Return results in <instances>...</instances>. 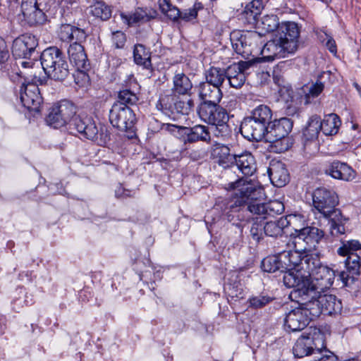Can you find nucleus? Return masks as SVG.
I'll list each match as a JSON object with an SVG mask.
<instances>
[{
    "label": "nucleus",
    "instance_id": "1",
    "mask_svg": "<svg viewBox=\"0 0 361 361\" xmlns=\"http://www.w3.org/2000/svg\"><path fill=\"white\" fill-rule=\"evenodd\" d=\"M75 106L64 100L51 109L46 121L54 128L68 125L70 130H75L84 137L104 145L109 140L106 131L104 132L102 128L99 129L92 117L85 114L75 115Z\"/></svg>",
    "mask_w": 361,
    "mask_h": 361
},
{
    "label": "nucleus",
    "instance_id": "2",
    "mask_svg": "<svg viewBox=\"0 0 361 361\" xmlns=\"http://www.w3.org/2000/svg\"><path fill=\"white\" fill-rule=\"evenodd\" d=\"M311 277L312 279H307L300 272L288 273L285 276L284 285L293 288L295 298L307 295L314 298L317 292H324L330 288L334 281L335 273L332 269L322 264Z\"/></svg>",
    "mask_w": 361,
    "mask_h": 361
},
{
    "label": "nucleus",
    "instance_id": "3",
    "mask_svg": "<svg viewBox=\"0 0 361 361\" xmlns=\"http://www.w3.org/2000/svg\"><path fill=\"white\" fill-rule=\"evenodd\" d=\"M313 208L315 214H319L329 220L330 233L339 236L345 233V224L349 219L344 216L336 207L338 204L336 193L324 188L316 189L312 195Z\"/></svg>",
    "mask_w": 361,
    "mask_h": 361
},
{
    "label": "nucleus",
    "instance_id": "4",
    "mask_svg": "<svg viewBox=\"0 0 361 361\" xmlns=\"http://www.w3.org/2000/svg\"><path fill=\"white\" fill-rule=\"evenodd\" d=\"M300 32L297 23H282L279 33H276L262 49L260 48L263 60L271 61L295 53L299 47Z\"/></svg>",
    "mask_w": 361,
    "mask_h": 361
},
{
    "label": "nucleus",
    "instance_id": "5",
    "mask_svg": "<svg viewBox=\"0 0 361 361\" xmlns=\"http://www.w3.org/2000/svg\"><path fill=\"white\" fill-rule=\"evenodd\" d=\"M230 178L226 188L235 190L236 200L235 204L246 209L258 218L266 219L268 216L266 203L260 202L265 197L264 190L262 185L252 181H247L243 178Z\"/></svg>",
    "mask_w": 361,
    "mask_h": 361
},
{
    "label": "nucleus",
    "instance_id": "6",
    "mask_svg": "<svg viewBox=\"0 0 361 361\" xmlns=\"http://www.w3.org/2000/svg\"><path fill=\"white\" fill-rule=\"evenodd\" d=\"M21 65L28 69L24 73L25 82L22 83L19 92L20 101L27 109L38 111L42 101L38 85L45 83L47 78L37 75L38 73H42L38 64L35 66L32 61H23Z\"/></svg>",
    "mask_w": 361,
    "mask_h": 361
},
{
    "label": "nucleus",
    "instance_id": "7",
    "mask_svg": "<svg viewBox=\"0 0 361 361\" xmlns=\"http://www.w3.org/2000/svg\"><path fill=\"white\" fill-rule=\"evenodd\" d=\"M40 59L44 72L49 78L62 81L69 75L68 64L57 47H51L44 49Z\"/></svg>",
    "mask_w": 361,
    "mask_h": 361
},
{
    "label": "nucleus",
    "instance_id": "8",
    "mask_svg": "<svg viewBox=\"0 0 361 361\" xmlns=\"http://www.w3.org/2000/svg\"><path fill=\"white\" fill-rule=\"evenodd\" d=\"M290 298L292 300H295L299 306L286 314L284 319V327L289 331H300L304 329L314 318L309 310L308 300L310 298L307 295L306 297L300 295V298H295L293 290L290 293Z\"/></svg>",
    "mask_w": 361,
    "mask_h": 361
},
{
    "label": "nucleus",
    "instance_id": "9",
    "mask_svg": "<svg viewBox=\"0 0 361 361\" xmlns=\"http://www.w3.org/2000/svg\"><path fill=\"white\" fill-rule=\"evenodd\" d=\"M361 250V243L357 240L343 241L342 245L337 250L340 256H347L345 260L347 273L342 272L341 278L345 286L353 283L360 274V257L355 253Z\"/></svg>",
    "mask_w": 361,
    "mask_h": 361
},
{
    "label": "nucleus",
    "instance_id": "10",
    "mask_svg": "<svg viewBox=\"0 0 361 361\" xmlns=\"http://www.w3.org/2000/svg\"><path fill=\"white\" fill-rule=\"evenodd\" d=\"M200 118L204 122L216 126L221 136H227L231 129L227 124L228 115L227 111L218 104H200L197 111Z\"/></svg>",
    "mask_w": 361,
    "mask_h": 361
},
{
    "label": "nucleus",
    "instance_id": "11",
    "mask_svg": "<svg viewBox=\"0 0 361 361\" xmlns=\"http://www.w3.org/2000/svg\"><path fill=\"white\" fill-rule=\"evenodd\" d=\"M262 36L257 32H247L244 34L234 32L231 36L233 49L245 59L257 55L259 50Z\"/></svg>",
    "mask_w": 361,
    "mask_h": 361
},
{
    "label": "nucleus",
    "instance_id": "12",
    "mask_svg": "<svg viewBox=\"0 0 361 361\" xmlns=\"http://www.w3.org/2000/svg\"><path fill=\"white\" fill-rule=\"evenodd\" d=\"M322 293L317 292L314 298H309L308 305L310 314L315 318L322 313L331 315L341 312V302L334 295H322Z\"/></svg>",
    "mask_w": 361,
    "mask_h": 361
},
{
    "label": "nucleus",
    "instance_id": "13",
    "mask_svg": "<svg viewBox=\"0 0 361 361\" xmlns=\"http://www.w3.org/2000/svg\"><path fill=\"white\" fill-rule=\"evenodd\" d=\"M287 246L289 247L288 250L281 252V258L286 271L283 276V281L286 274L300 272L301 274L300 265L303 260V256L307 252L305 246L293 243V240L290 238L287 242Z\"/></svg>",
    "mask_w": 361,
    "mask_h": 361
},
{
    "label": "nucleus",
    "instance_id": "14",
    "mask_svg": "<svg viewBox=\"0 0 361 361\" xmlns=\"http://www.w3.org/2000/svg\"><path fill=\"white\" fill-rule=\"evenodd\" d=\"M109 121L114 127L127 131L133 128L136 117L130 107L123 104L115 103L109 111Z\"/></svg>",
    "mask_w": 361,
    "mask_h": 361
},
{
    "label": "nucleus",
    "instance_id": "15",
    "mask_svg": "<svg viewBox=\"0 0 361 361\" xmlns=\"http://www.w3.org/2000/svg\"><path fill=\"white\" fill-rule=\"evenodd\" d=\"M324 345V335L320 331L314 330V334L301 335L296 341L293 353L296 357H303L314 355L319 346Z\"/></svg>",
    "mask_w": 361,
    "mask_h": 361
},
{
    "label": "nucleus",
    "instance_id": "16",
    "mask_svg": "<svg viewBox=\"0 0 361 361\" xmlns=\"http://www.w3.org/2000/svg\"><path fill=\"white\" fill-rule=\"evenodd\" d=\"M324 235V231L312 226L301 228H295L294 233L290 235L293 243H298L306 247L307 251L316 250V246Z\"/></svg>",
    "mask_w": 361,
    "mask_h": 361
},
{
    "label": "nucleus",
    "instance_id": "17",
    "mask_svg": "<svg viewBox=\"0 0 361 361\" xmlns=\"http://www.w3.org/2000/svg\"><path fill=\"white\" fill-rule=\"evenodd\" d=\"M80 42H75L71 44L68 49V54L71 63L75 66L78 71V77L80 76L84 82L88 81V75L85 71L88 69L89 63L87 55Z\"/></svg>",
    "mask_w": 361,
    "mask_h": 361
},
{
    "label": "nucleus",
    "instance_id": "18",
    "mask_svg": "<svg viewBox=\"0 0 361 361\" xmlns=\"http://www.w3.org/2000/svg\"><path fill=\"white\" fill-rule=\"evenodd\" d=\"M240 130L241 134L248 140L260 141L265 139L268 126L247 116L242 121Z\"/></svg>",
    "mask_w": 361,
    "mask_h": 361
},
{
    "label": "nucleus",
    "instance_id": "19",
    "mask_svg": "<svg viewBox=\"0 0 361 361\" xmlns=\"http://www.w3.org/2000/svg\"><path fill=\"white\" fill-rule=\"evenodd\" d=\"M37 45V39L34 35H23L13 41L12 46L13 55L16 58H28L35 51Z\"/></svg>",
    "mask_w": 361,
    "mask_h": 361
},
{
    "label": "nucleus",
    "instance_id": "20",
    "mask_svg": "<svg viewBox=\"0 0 361 361\" xmlns=\"http://www.w3.org/2000/svg\"><path fill=\"white\" fill-rule=\"evenodd\" d=\"M271 183L276 187H283L289 181V173L281 161L272 160L267 170Z\"/></svg>",
    "mask_w": 361,
    "mask_h": 361
},
{
    "label": "nucleus",
    "instance_id": "21",
    "mask_svg": "<svg viewBox=\"0 0 361 361\" xmlns=\"http://www.w3.org/2000/svg\"><path fill=\"white\" fill-rule=\"evenodd\" d=\"M21 12L30 24H41L45 20L44 13L39 9L36 0H22Z\"/></svg>",
    "mask_w": 361,
    "mask_h": 361
},
{
    "label": "nucleus",
    "instance_id": "22",
    "mask_svg": "<svg viewBox=\"0 0 361 361\" xmlns=\"http://www.w3.org/2000/svg\"><path fill=\"white\" fill-rule=\"evenodd\" d=\"M293 128V124L288 118H282L275 120L268 126L265 140H273L276 138L289 137L288 133Z\"/></svg>",
    "mask_w": 361,
    "mask_h": 361
},
{
    "label": "nucleus",
    "instance_id": "23",
    "mask_svg": "<svg viewBox=\"0 0 361 361\" xmlns=\"http://www.w3.org/2000/svg\"><path fill=\"white\" fill-rule=\"evenodd\" d=\"M198 95L202 100L201 104H218L221 99L222 92L220 87L205 82L198 86Z\"/></svg>",
    "mask_w": 361,
    "mask_h": 361
},
{
    "label": "nucleus",
    "instance_id": "24",
    "mask_svg": "<svg viewBox=\"0 0 361 361\" xmlns=\"http://www.w3.org/2000/svg\"><path fill=\"white\" fill-rule=\"evenodd\" d=\"M326 173L336 179L350 181L355 178V172L347 164L338 161L332 162L326 169Z\"/></svg>",
    "mask_w": 361,
    "mask_h": 361
},
{
    "label": "nucleus",
    "instance_id": "25",
    "mask_svg": "<svg viewBox=\"0 0 361 361\" xmlns=\"http://www.w3.org/2000/svg\"><path fill=\"white\" fill-rule=\"evenodd\" d=\"M295 219H296L295 216H283L276 221H270L264 224V235L275 238L281 236L283 233V229Z\"/></svg>",
    "mask_w": 361,
    "mask_h": 361
},
{
    "label": "nucleus",
    "instance_id": "26",
    "mask_svg": "<svg viewBox=\"0 0 361 361\" xmlns=\"http://www.w3.org/2000/svg\"><path fill=\"white\" fill-rule=\"evenodd\" d=\"M235 166L245 176H251L257 171V164L253 155L247 152L237 155Z\"/></svg>",
    "mask_w": 361,
    "mask_h": 361
},
{
    "label": "nucleus",
    "instance_id": "27",
    "mask_svg": "<svg viewBox=\"0 0 361 361\" xmlns=\"http://www.w3.org/2000/svg\"><path fill=\"white\" fill-rule=\"evenodd\" d=\"M321 265L322 263L319 253L313 252V251H307L303 256V260L300 265L301 275L310 279L313 272Z\"/></svg>",
    "mask_w": 361,
    "mask_h": 361
},
{
    "label": "nucleus",
    "instance_id": "28",
    "mask_svg": "<svg viewBox=\"0 0 361 361\" xmlns=\"http://www.w3.org/2000/svg\"><path fill=\"white\" fill-rule=\"evenodd\" d=\"M185 142L193 143L198 141L209 142L211 140L208 128L202 125H196L192 128H185Z\"/></svg>",
    "mask_w": 361,
    "mask_h": 361
},
{
    "label": "nucleus",
    "instance_id": "29",
    "mask_svg": "<svg viewBox=\"0 0 361 361\" xmlns=\"http://www.w3.org/2000/svg\"><path fill=\"white\" fill-rule=\"evenodd\" d=\"M157 15L155 11L144 10L142 8H137L133 14L127 15L121 13V16L123 20L128 25L131 26L137 23L147 22L154 18Z\"/></svg>",
    "mask_w": 361,
    "mask_h": 361
},
{
    "label": "nucleus",
    "instance_id": "30",
    "mask_svg": "<svg viewBox=\"0 0 361 361\" xmlns=\"http://www.w3.org/2000/svg\"><path fill=\"white\" fill-rule=\"evenodd\" d=\"M214 153L219 166L224 169L234 167L237 155L231 154L230 149L227 146H217L214 149Z\"/></svg>",
    "mask_w": 361,
    "mask_h": 361
},
{
    "label": "nucleus",
    "instance_id": "31",
    "mask_svg": "<svg viewBox=\"0 0 361 361\" xmlns=\"http://www.w3.org/2000/svg\"><path fill=\"white\" fill-rule=\"evenodd\" d=\"M59 37L62 41L81 42L86 37L85 32L69 24L61 25L59 31Z\"/></svg>",
    "mask_w": 361,
    "mask_h": 361
},
{
    "label": "nucleus",
    "instance_id": "32",
    "mask_svg": "<svg viewBox=\"0 0 361 361\" xmlns=\"http://www.w3.org/2000/svg\"><path fill=\"white\" fill-rule=\"evenodd\" d=\"M341 120L335 114L326 115L321 121V130L325 135H333L338 133Z\"/></svg>",
    "mask_w": 361,
    "mask_h": 361
},
{
    "label": "nucleus",
    "instance_id": "33",
    "mask_svg": "<svg viewBox=\"0 0 361 361\" xmlns=\"http://www.w3.org/2000/svg\"><path fill=\"white\" fill-rule=\"evenodd\" d=\"M262 269L264 271L274 273L276 271H280L285 273V269L283 260L281 258V253L279 255H272L265 257L261 264Z\"/></svg>",
    "mask_w": 361,
    "mask_h": 361
},
{
    "label": "nucleus",
    "instance_id": "34",
    "mask_svg": "<svg viewBox=\"0 0 361 361\" xmlns=\"http://www.w3.org/2000/svg\"><path fill=\"white\" fill-rule=\"evenodd\" d=\"M192 87V82L183 73H178L173 77V91L179 94H188Z\"/></svg>",
    "mask_w": 361,
    "mask_h": 361
},
{
    "label": "nucleus",
    "instance_id": "35",
    "mask_svg": "<svg viewBox=\"0 0 361 361\" xmlns=\"http://www.w3.org/2000/svg\"><path fill=\"white\" fill-rule=\"evenodd\" d=\"M249 116L269 126L271 123L272 111L268 106L259 105L252 111Z\"/></svg>",
    "mask_w": 361,
    "mask_h": 361
},
{
    "label": "nucleus",
    "instance_id": "36",
    "mask_svg": "<svg viewBox=\"0 0 361 361\" xmlns=\"http://www.w3.org/2000/svg\"><path fill=\"white\" fill-rule=\"evenodd\" d=\"M321 130V118L317 115L310 117L307 125L303 130V135L307 140H314L318 137Z\"/></svg>",
    "mask_w": 361,
    "mask_h": 361
},
{
    "label": "nucleus",
    "instance_id": "37",
    "mask_svg": "<svg viewBox=\"0 0 361 361\" xmlns=\"http://www.w3.org/2000/svg\"><path fill=\"white\" fill-rule=\"evenodd\" d=\"M226 77V71L223 68L211 67L206 72V82L221 87Z\"/></svg>",
    "mask_w": 361,
    "mask_h": 361
},
{
    "label": "nucleus",
    "instance_id": "38",
    "mask_svg": "<svg viewBox=\"0 0 361 361\" xmlns=\"http://www.w3.org/2000/svg\"><path fill=\"white\" fill-rule=\"evenodd\" d=\"M237 66H229L226 70V77L230 85L234 88L241 87L245 81V76L243 73L236 71Z\"/></svg>",
    "mask_w": 361,
    "mask_h": 361
},
{
    "label": "nucleus",
    "instance_id": "39",
    "mask_svg": "<svg viewBox=\"0 0 361 361\" xmlns=\"http://www.w3.org/2000/svg\"><path fill=\"white\" fill-rule=\"evenodd\" d=\"M133 56L137 65L143 66L145 68L151 66L150 53L143 45L137 44L135 47Z\"/></svg>",
    "mask_w": 361,
    "mask_h": 361
},
{
    "label": "nucleus",
    "instance_id": "40",
    "mask_svg": "<svg viewBox=\"0 0 361 361\" xmlns=\"http://www.w3.org/2000/svg\"><path fill=\"white\" fill-rule=\"evenodd\" d=\"M90 13L102 20H108L111 16V11L104 2L97 1L90 6Z\"/></svg>",
    "mask_w": 361,
    "mask_h": 361
},
{
    "label": "nucleus",
    "instance_id": "41",
    "mask_svg": "<svg viewBox=\"0 0 361 361\" xmlns=\"http://www.w3.org/2000/svg\"><path fill=\"white\" fill-rule=\"evenodd\" d=\"M158 4L161 13L172 20H177L180 16L179 9L172 5L170 0H159Z\"/></svg>",
    "mask_w": 361,
    "mask_h": 361
},
{
    "label": "nucleus",
    "instance_id": "42",
    "mask_svg": "<svg viewBox=\"0 0 361 361\" xmlns=\"http://www.w3.org/2000/svg\"><path fill=\"white\" fill-rule=\"evenodd\" d=\"M269 142L270 150L276 153H282L287 151L293 145L290 137L276 138L273 140H266Z\"/></svg>",
    "mask_w": 361,
    "mask_h": 361
},
{
    "label": "nucleus",
    "instance_id": "43",
    "mask_svg": "<svg viewBox=\"0 0 361 361\" xmlns=\"http://www.w3.org/2000/svg\"><path fill=\"white\" fill-rule=\"evenodd\" d=\"M262 29L267 32H271L278 29L277 33H279L281 24L279 23L277 16L274 14H269L262 17Z\"/></svg>",
    "mask_w": 361,
    "mask_h": 361
},
{
    "label": "nucleus",
    "instance_id": "44",
    "mask_svg": "<svg viewBox=\"0 0 361 361\" xmlns=\"http://www.w3.org/2000/svg\"><path fill=\"white\" fill-rule=\"evenodd\" d=\"M158 110L165 114L173 113V97L171 95H164L161 97L156 104Z\"/></svg>",
    "mask_w": 361,
    "mask_h": 361
},
{
    "label": "nucleus",
    "instance_id": "45",
    "mask_svg": "<svg viewBox=\"0 0 361 361\" xmlns=\"http://www.w3.org/2000/svg\"><path fill=\"white\" fill-rule=\"evenodd\" d=\"M306 89L307 90H305V104H307L311 102V99L317 97L321 94L324 90V84L317 81L310 87H307Z\"/></svg>",
    "mask_w": 361,
    "mask_h": 361
},
{
    "label": "nucleus",
    "instance_id": "46",
    "mask_svg": "<svg viewBox=\"0 0 361 361\" xmlns=\"http://www.w3.org/2000/svg\"><path fill=\"white\" fill-rule=\"evenodd\" d=\"M312 361H338L337 356L326 348L324 345L322 346H319V349H317L313 356Z\"/></svg>",
    "mask_w": 361,
    "mask_h": 361
},
{
    "label": "nucleus",
    "instance_id": "47",
    "mask_svg": "<svg viewBox=\"0 0 361 361\" xmlns=\"http://www.w3.org/2000/svg\"><path fill=\"white\" fill-rule=\"evenodd\" d=\"M194 102L191 99L178 100L173 102V113L177 112L183 115H188L193 109Z\"/></svg>",
    "mask_w": 361,
    "mask_h": 361
},
{
    "label": "nucleus",
    "instance_id": "48",
    "mask_svg": "<svg viewBox=\"0 0 361 361\" xmlns=\"http://www.w3.org/2000/svg\"><path fill=\"white\" fill-rule=\"evenodd\" d=\"M119 102L127 106V104H135L138 100L137 95L128 90H123L118 93Z\"/></svg>",
    "mask_w": 361,
    "mask_h": 361
},
{
    "label": "nucleus",
    "instance_id": "49",
    "mask_svg": "<svg viewBox=\"0 0 361 361\" xmlns=\"http://www.w3.org/2000/svg\"><path fill=\"white\" fill-rule=\"evenodd\" d=\"M272 298L267 295L252 296L249 299L250 307L254 309L262 308L269 304Z\"/></svg>",
    "mask_w": 361,
    "mask_h": 361
},
{
    "label": "nucleus",
    "instance_id": "50",
    "mask_svg": "<svg viewBox=\"0 0 361 361\" xmlns=\"http://www.w3.org/2000/svg\"><path fill=\"white\" fill-rule=\"evenodd\" d=\"M266 204L268 216L280 214L284 210L283 204L279 200L270 201Z\"/></svg>",
    "mask_w": 361,
    "mask_h": 361
},
{
    "label": "nucleus",
    "instance_id": "51",
    "mask_svg": "<svg viewBox=\"0 0 361 361\" xmlns=\"http://www.w3.org/2000/svg\"><path fill=\"white\" fill-rule=\"evenodd\" d=\"M202 8L201 4H195L192 8L185 10L182 13L180 12V18L185 21H190L196 18L197 12Z\"/></svg>",
    "mask_w": 361,
    "mask_h": 361
},
{
    "label": "nucleus",
    "instance_id": "52",
    "mask_svg": "<svg viewBox=\"0 0 361 361\" xmlns=\"http://www.w3.org/2000/svg\"><path fill=\"white\" fill-rule=\"evenodd\" d=\"M264 223L255 221L250 228V235L255 240L259 241L262 238L264 233Z\"/></svg>",
    "mask_w": 361,
    "mask_h": 361
},
{
    "label": "nucleus",
    "instance_id": "53",
    "mask_svg": "<svg viewBox=\"0 0 361 361\" xmlns=\"http://www.w3.org/2000/svg\"><path fill=\"white\" fill-rule=\"evenodd\" d=\"M224 289L228 295L231 298H242L243 290L238 284H228L225 286Z\"/></svg>",
    "mask_w": 361,
    "mask_h": 361
},
{
    "label": "nucleus",
    "instance_id": "54",
    "mask_svg": "<svg viewBox=\"0 0 361 361\" xmlns=\"http://www.w3.org/2000/svg\"><path fill=\"white\" fill-rule=\"evenodd\" d=\"M112 42L116 48L123 47L126 43V35L121 31H117L112 35Z\"/></svg>",
    "mask_w": 361,
    "mask_h": 361
},
{
    "label": "nucleus",
    "instance_id": "55",
    "mask_svg": "<svg viewBox=\"0 0 361 361\" xmlns=\"http://www.w3.org/2000/svg\"><path fill=\"white\" fill-rule=\"evenodd\" d=\"M9 58V52L6 42L0 37V66L4 63Z\"/></svg>",
    "mask_w": 361,
    "mask_h": 361
},
{
    "label": "nucleus",
    "instance_id": "56",
    "mask_svg": "<svg viewBox=\"0 0 361 361\" xmlns=\"http://www.w3.org/2000/svg\"><path fill=\"white\" fill-rule=\"evenodd\" d=\"M323 42L325 43V46L333 54H336L337 51L336 44L335 40L326 33H324V38L322 39Z\"/></svg>",
    "mask_w": 361,
    "mask_h": 361
},
{
    "label": "nucleus",
    "instance_id": "57",
    "mask_svg": "<svg viewBox=\"0 0 361 361\" xmlns=\"http://www.w3.org/2000/svg\"><path fill=\"white\" fill-rule=\"evenodd\" d=\"M185 128L186 127L179 126L173 124H166V130L176 136H184L185 130L183 129H185Z\"/></svg>",
    "mask_w": 361,
    "mask_h": 361
},
{
    "label": "nucleus",
    "instance_id": "58",
    "mask_svg": "<svg viewBox=\"0 0 361 361\" xmlns=\"http://www.w3.org/2000/svg\"><path fill=\"white\" fill-rule=\"evenodd\" d=\"M74 2L75 0H55V3L60 7L62 14H64Z\"/></svg>",
    "mask_w": 361,
    "mask_h": 361
},
{
    "label": "nucleus",
    "instance_id": "59",
    "mask_svg": "<svg viewBox=\"0 0 361 361\" xmlns=\"http://www.w3.org/2000/svg\"><path fill=\"white\" fill-rule=\"evenodd\" d=\"M251 63L250 61H240L238 63H234L230 66H237L238 68H236V71H239L244 73V71L248 69Z\"/></svg>",
    "mask_w": 361,
    "mask_h": 361
},
{
    "label": "nucleus",
    "instance_id": "60",
    "mask_svg": "<svg viewBox=\"0 0 361 361\" xmlns=\"http://www.w3.org/2000/svg\"><path fill=\"white\" fill-rule=\"evenodd\" d=\"M274 82L276 84H277L279 86H281V80L279 78H278L277 76H274Z\"/></svg>",
    "mask_w": 361,
    "mask_h": 361
},
{
    "label": "nucleus",
    "instance_id": "61",
    "mask_svg": "<svg viewBox=\"0 0 361 361\" xmlns=\"http://www.w3.org/2000/svg\"><path fill=\"white\" fill-rule=\"evenodd\" d=\"M232 175V173H231V170H226L225 172H224V176L226 177H229L230 176Z\"/></svg>",
    "mask_w": 361,
    "mask_h": 361
},
{
    "label": "nucleus",
    "instance_id": "62",
    "mask_svg": "<svg viewBox=\"0 0 361 361\" xmlns=\"http://www.w3.org/2000/svg\"><path fill=\"white\" fill-rule=\"evenodd\" d=\"M288 95L290 97L291 93L293 92L292 90H289L288 87L286 88Z\"/></svg>",
    "mask_w": 361,
    "mask_h": 361
},
{
    "label": "nucleus",
    "instance_id": "63",
    "mask_svg": "<svg viewBox=\"0 0 361 361\" xmlns=\"http://www.w3.org/2000/svg\"><path fill=\"white\" fill-rule=\"evenodd\" d=\"M255 3H259V1H253V4H255Z\"/></svg>",
    "mask_w": 361,
    "mask_h": 361
}]
</instances>
